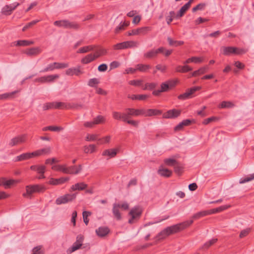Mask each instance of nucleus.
Masks as SVG:
<instances>
[{
  "mask_svg": "<svg viewBox=\"0 0 254 254\" xmlns=\"http://www.w3.org/2000/svg\"><path fill=\"white\" fill-rule=\"evenodd\" d=\"M52 168L55 171H59L64 174L72 175L81 173V166L78 167L74 166L68 167L66 165L55 164L53 165Z\"/></svg>",
  "mask_w": 254,
  "mask_h": 254,
  "instance_id": "f257e3e1",
  "label": "nucleus"
},
{
  "mask_svg": "<svg viewBox=\"0 0 254 254\" xmlns=\"http://www.w3.org/2000/svg\"><path fill=\"white\" fill-rule=\"evenodd\" d=\"M26 192L23 193L24 197L31 198L32 195L35 193L43 192L45 190V187L41 185H29L25 187Z\"/></svg>",
  "mask_w": 254,
  "mask_h": 254,
  "instance_id": "f03ea898",
  "label": "nucleus"
},
{
  "mask_svg": "<svg viewBox=\"0 0 254 254\" xmlns=\"http://www.w3.org/2000/svg\"><path fill=\"white\" fill-rule=\"evenodd\" d=\"M193 222L192 219L186 221L182 223L167 227L166 228V230H167L168 234L169 236L182 231L192 224Z\"/></svg>",
  "mask_w": 254,
  "mask_h": 254,
  "instance_id": "7ed1b4c3",
  "label": "nucleus"
},
{
  "mask_svg": "<svg viewBox=\"0 0 254 254\" xmlns=\"http://www.w3.org/2000/svg\"><path fill=\"white\" fill-rule=\"evenodd\" d=\"M229 207V206L227 205H223L221 206L220 207H218L217 208H213L210 210H204L202 211L198 212L192 216V218L193 219H198L201 217H202L203 216L211 215L212 214L217 213L220 212H221L223 210H225L227 209Z\"/></svg>",
  "mask_w": 254,
  "mask_h": 254,
  "instance_id": "20e7f679",
  "label": "nucleus"
},
{
  "mask_svg": "<svg viewBox=\"0 0 254 254\" xmlns=\"http://www.w3.org/2000/svg\"><path fill=\"white\" fill-rule=\"evenodd\" d=\"M138 43L134 41H128L117 44L114 46L116 50H121L127 48H136L138 46Z\"/></svg>",
  "mask_w": 254,
  "mask_h": 254,
  "instance_id": "39448f33",
  "label": "nucleus"
},
{
  "mask_svg": "<svg viewBox=\"0 0 254 254\" xmlns=\"http://www.w3.org/2000/svg\"><path fill=\"white\" fill-rule=\"evenodd\" d=\"M76 193L73 194H66L57 198L56 200V203L58 205L64 204L68 202L72 201L76 198Z\"/></svg>",
  "mask_w": 254,
  "mask_h": 254,
  "instance_id": "423d86ee",
  "label": "nucleus"
},
{
  "mask_svg": "<svg viewBox=\"0 0 254 254\" xmlns=\"http://www.w3.org/2000/svg\"><path fill=\"white\" fill-rule=\"evenodd\" d=\"M83 240L84 236L82 235L79 234L77 235L76 238L75 242L73 244L72 246L70 249L67 250V252L68 254H71L74 251L79 249L82 245Z\"/></svg>",
  "mask_w": 254,
  "mask_h": 254,
  "instance_id": "0eeeda50",
  "label": "nucleus"
},
{
  "mask_svg": "<svg viewBox=\"0 0 254 254\" xmlns=\"http://www.w3.org/2000/svg\"><path fill=\"white\" fill-rule=\"evenodd\" d=\"M54 25L58 27H63L66 28L77 29L79 27L78 25L74 22H70L68 20H58L54 22Z\"/></svg>",
  "mask_w": 254,
  "mask_h": 254,
  "instance_id": "6e6552de",
  "label": "nucleus"
},
{
  "mask_svg": "<svg viewBox=\"0 0 254 254\" xmlns=\"http://www.w3.org/2000/svg\"><path fill=\"white\" fill-rule=\"evenodd\" d=\"M246 52V50L243 49H238L233 47H223V53L225 55H229L232 53L240 55L245 53Z\"/></svg>",
  "mask_w": 254,
  "mask_h": 254,
  "instance_id": "1a4fd4ad",
  "label": "nucleus"
},
{
  "mask_svg": "<svg viewBox=\"0 0 254 254\" xmlns=\"http://www.w3.org/2000/svg\"><path fill=\"white\" fill-rule=\"evenodd\" d=\"M142 211L138 207H135L131 209L129 212V215L131 216V218L128 220L129 224H132L134 222V220L140 217Z\"/></svg>",
  "mask_w": 254,
  "mask_h": 254,
  "instance_id": "9d476101",
  "label": "nucleus"
},
{
  "mask_svg": "<svg viewBox=\"0 0 254 254\" xmlns=\"http://www.w3.org/2000/svg\"><path fill=\"white\" fill-rule=\"evenodd\" d=\"M164 163L166 165L168 166H174L175 171L176 173L181 172L183 168L181 165L177 163L176 159L173 157L165 159L164 160Z\"/></svg>",
  "mask_w": 254,
  "mask_h": 254,
  "instance_id": "9b49d317",
  "label": "nucleus"
},
{
  "mask_svg": "<svg viewBox=\"0 0 254 254\" xmlns=\"http://www.w3.org/2000/svg\"><path fill=\"white\" fill-rule=\"evenodd\" d=\"M59 77V75L58 74L49 75L37 78L35 79V81L41 83L52 82Z\"/></svg>",
  "mask_w": 254,
  "mask_h": 254,
  "instance_id": "f8f14e48",
  "label": "nucleus"
},
{
  "mask_svg": "<svg viewBox=\"0 0 254 254\" xmlns=\"http://www.w3.org/2000/svg\"><path fill=\"white\" fill-rule=\"evenodd\" d=\"M101 54L97 53L96 55L89 54L87 55L81 60V63L84 64H88L99 57L101 55L104 54L105 51L103 50L101 51Z\"/></svg>",
  "mask_w": 254,
  "mask_h": 254,
  "instance_id": "ddd939ff",
  "label": "nucleus"
},
{
  "mask_svg": "<svg viewBox=\"0 0 254 254\" xmlns=\"http://www.w3.org/2000/svg\"><path fill=\"white\" fill-rule=\"evenodd\" d=\"M127 114L129 116H138L140 115H144L145 113V110L144 109H135L134 108H127L126 109Z\"/></svg>",
  "mask_w": 254,
  "mask_h": 254,
  "instance_id": "4468645a",
  "label": "nucleus"
},
{
  "mask_svg": "<svg viewBox=\"0 0 254 254\" xmlns=\"http://www.w3.org/2000/svg\"><path fill=\"white\" fill-rule=\"evenodd\" d=\"M150 30L149 27H142L138 29H133L128 32V36L137 35L140 34H145L148 31Z\"/></svg>",
  "mask_w": 254,
  "mask_h": 254,
  "instance_id": "2eb2a0df",
  "label": "nucleus"
},
{
  "mask_svg": "<svg viewBox=\"0 0 254 254\" xmlns=\"http://www.w3.org/2000/svg\"><path fill=\"white\" fill-rule=\"evenodd\" d=\"M180 113L181 112L176 109L170 110L163 114V117L165 119H173L178 117Z\"/></svg>",
  "mask_w": 254,
  "mask_h": 254,
  "instance_id": "dca6fc26",
  "label": "nucleus"
},
{
  "mask_svg": "<svg viewBox=\"0 0 254 254\" xmlns=\"http://www.w3.org/2000/svg\"><path fill=\"white\" fill-rule=\"evenodd\" d=\"M19 180H6L4 178H0V186H3L5 189H8L10 186L15 183L19 182Z\"/></svg>",
  "mask_w": 254,
  "mask_h": 254,
  "instance_id": "f3484780",
  "label": "nucleus"
},
{
  "mask_svg": "<svg viewBox=\"0 0 254 254\" xmlns=\"http://www.w3.org/2000/svg\"><path fill=\"white\" fill-rule=\"evenodd\" d=\"M110 232L109 228L107 226L100 227L95 231L97 235L101 238L106 236Z\"/></svg>",
  "mask_w": 254,
  "mask_h": 254,
  "instance_id": "a211bd4d",
  "label": "nucleus"
},
{
  "mask_svg": "<svg viewBox=\"0 0 254 254\" xmlns=\"http://www.w3.org/2000/svg\"><path fill=\"white\" fill-rule=\"evenodd\" d=\"M69 180L68 177H61L59 179L51 178L49 184L53 185H61L64 183Z\"/></svg>",
  "mask_w": 254,
  "mask_h": 254,
  "instance_id": "6ab92c4d",
  "label": "nucleus"
},
{
  "mask_svg": "<svg viewBox=\"0 0 254 254\" xmlns=\"http://www.w3.org/2000/svg\"><path fill=\"white\" fill-rule=\"evenodd\" d=\"M82 73V71L80 70V67L69 68L66 70V74L67 75L72 76L74 75L78 76Z\"/></svg>",
  "mask_w": 254,
  "mask_h": 254,
  "instance_id": "aec40b11",
  "label": "nucleus"
},
{
  "mask_svg": "<svg viewBox=\"0 0 254 254\" xmlns=\"http://www.w3.org/2000/svg\"><path fill=\"white\" fill-rule=\"evenodd\" d=\"M25 139V135H23L21 136H18L15 137L11 139L9 144L11 146H13L18 144H19V143L24 142Z\"/></svg>",
  "mask_w": 254,
  "mask_h": 254,
  "instance_id": "412c9836",
  "label": "nucleus"
},
{
  "mask_svg": "<svg viewBox=\"0 0 254 254\" xmlns=\"http://www.w3.org/2000/svg\"><path fill=\"white\" fill-rule=\"evenodd\" d=\"M51 148L46 147L41 149L37 150L32 152L33 157L39 156L41 155H44L46 154H49L51 153Z\"/></svg>",
  "mask_w": 254,
  "mask_h": 254,
  "instance_id": "4be33fe9",
  "label": "nucleus"
},
{
  "mask_svg": "<svg viewBox=\"0 0 254 254\" xmlns=\"http://www.w3.org/2000/svg\"><path fill=\"white\" fill-rule=\"evenodd\" d=\"M18 3L12 4L4 6L2 9V12L5 15H9L17 7Z\"/></svg>",
  "mask_w": 254,
  "mask_h": 254,
  "instance_id": "5701e85b",
  "label": "nucleus"
},
{
  "mask_svg": "<svg viewBox=\"0 0 254 254\" xmlns=\"http://www.w3.org/2000/svg\"><path fill=\"white\" fill-rule=\"evenodd\" d=\"M119 149L116 148L106 149L103 152L102 155L104 156H108V158H111L115 157Z\"/></svg>",
  "mask_w": 254,
  "mask_h": 254,
  "instance_id": "b1692460",
  "label": "nucleus"
},
{
  "mask_svg": "<svg viewBox=\"0 0 254 254\" xmlns=\"http://www.w3.org/2000/svg\"><path fill=\"white\" fill-rule=\"evenodd\" d=\"M33 157L32 152H26L17 156L15 158V161H21L27 160Z\"/></svg>",
  "mask_w": 254,
  "mask_h": 254,
  "instance_id": "393cba45",
  "label": "nucleus"
},
{
  "mask_svg": "<svg viewBox=\"0 0 254 254\" xmlns=\"http://www.w3.org/2000/svg\"><path fill=\"white\" fill-rule=\"evenodd\" d=\"M120 206L118 203H114L112 209L114 217L117 220H120L122 219V216L119 210Z\"/></svg>",
  "mask_w": 254,
  "mask_h": 254,
  "instance_id": "a878e982",
  "label": "nucleus"
},
{
  "mask_svg": "<svg viewBox=\"0 0 254 254\" xmlns=\"http://www.w3.org/2000/svg\"><path fill=\"white\" fill-rule=\"evenodd\" d=\"M87 185L83 183H78L72 185L70 188L71 191L82 190L86 189Z\"/></svg>",
  "mask_w": 254,
  "mask_h": 254,
  "instance_id": "bb28decb",
  "label": "nucleus"
},
{
  "mask_svg": "<svg viewBox=\"0 0 254 254\" xmlns=\"http://www.w3.org/2000/svg\"><path fill=\"white\" fill-rule=\"evenodd\" d=\"M162 112L161 110L157 109H149L145 110L144 116L145 117H151L153 116H157L161 115Z\"/></svg>",
  "mask_w": 254,
  "mask_h": 254,
  "instance_id": "cd10ccee",
  "label": "nucleus"
},
{
  "mask_svg": "<svg viewBox=\"0 0 254 254\" xmlns=\"http://www.w3.org/2000/svg\"><path fill=\"white\" fill-rule=\"evenodd\" d=\"M191 123V121L189 119H186L183 120L182 122L180 123L177 126H176L174 130L175 131H180L182 130L184 127L189 125Z\"/></svg>",
  "mask_w": 254,
  "mask_h": 254,
  "instance_id": "c85d7f7f",
  "label": "nucleus"
},
{
  "mask_svg": "<svg viewBox=\"0 0 254 254\" xmlns=\"http://www.w3.org/2000/svg\"><path fill=\"white\" fill-rule=\"evenodd\" d=\"M209 69V67L207 65H205L200 67L197 70L193 71L192 74V76H196L197 75L203 74L206 73Z\"/></svg>",
  "mask_w": 254,
  "mask_h": 254,
  "instance_id": "c756f323",
  "label": "nucleus"
},
{
  "mask_svg": "<svg viewBox=\"0 0 254 254\" xmlns=\"http://www.w3.org/2000/svg\"><path fill=\"white\" fill-rule=\"evenodd\" d=\"M41 52L40 49L38 47H34L27 49L25 53L28 56H35Z\"/></svg>",
  "mask_w": 254,
  "mask_h": 254,
  "instance_id": "7c9ffc66",
  "label": "nucleus"
},
{
  "mask_svg": "<svg viewBox=\"0 0 254 254\" xmlns=\"http://www.w3.org/2000/svg\"><path fill=\"white\" fill-rule=\"evenodd\" d=\"M53 108L55 109H64L70 108L69 106L64 102H53Z\"/></svg>",
  "mask_w": 254,
  "mask_h": 254,
  "instance_id": "2f4dec72",
  "label": "nucleus"
},
{
  "mask_svg": "<svg viewBox=\"0 0 254 254\" xmlns=\"http://www.w3.org/2000/svg\"><path fill=\"white\" fill-rule=\"evenodd\" d=\"M30 168L32 170L39 174H43L45 171V167L44 165H33Z\"/></svg>",
  "mask_w": 254,
  "mask_h": 254,
  "instance_id": "473e14b6",
  "label": "nucleus"
},
{
  "mask_svg": "<svg viewBox=\"0 0 254 254\" xmlns=\"http://www.w3.org/2000/svg\"><path fill=\"white\" fill-rule=\"evenodd\" d=\"M186 65L184 66L178 65L176 68V71L179 72H186L188 71H191L192 68L189 65Z\"/></svg>",
  "mask_w": 254,
  "mask_h": 254,
  "instance_id": "72a5a7b5",
  "label": "nucleus"
},
{
  "mask_svg": "<svg viewBox=\"0 0 254 254\" xmlns=\"http://www.w3.org/2000/svg\"><path fill=\"white\" fill-rule=\"evenodd\" d=\"M127 113H121L118 112H113V117L116 120H122L123 121L126 120Z\"/></svg>",
  "mask_w": 254,
  "mask_h": 254,
  "instance_id": "f704fd0d",
  "label": "nucleus"
},
{
  "mask_svg": "<svg viewBox=\"0 0 254 254\" xmlns=\"http://www.w3.org/2000/svg\"><path fill=\"white\" fill-rule=\"evenodd\" d=\"M19 92L18 90H15L11 92L5 93L0 95V100L6 99H11L13 98L14 95Z\"/></svg>",
  "mask_w": 254,
  "mask_h": 254,
  "instance_id": "c9c22d12",
  "label": "nucleus"
},
{
  "mask_svg": "<svg viewBox=\"0 0 254 254\" xmlns=\"http://www.w3.org/2000/svg\"><path fill=\"white\" fill-rule=\"evenodd\" d=\"M136 70L141 72H146L151 68V66L149 64H137L136 65Z\"/></svg>",
  "mask_w": 254,
  "mask_h": 254,
  "instance_id": "e433bc0d",
  "label": "nucleus"
},
{
  "mask_svg": "<svg viewBox=\"0 0 254 254\" xmlns=\"http://www.w3.org/2000/svg\"><path fill=\"white\" fill-rule=\"evenodd\" d=\"M203 60L201 58L192 57L190 58H189L185 62H184V64H188L190 62H193L194 63H200L202 62Z\"/></svg>",
  "mask_w": 254,
  "mask_h": 254,
  "instance_id": "4c0bfd02",
  "label": "nucleus"
},
{
  "mask_svg": "<svg viewBox=\"0 0 254 254\" xmlns=\"http://www.w3.org/2000/svg\"><path fill=\"white\" fill-rule=\"evenodd\" d=\"M168 236L167 231L166 230V228H165L158 234L155 237V239L159 241L166 238Z\"/></svg>",
  "mask_w": 254,
  "mask_h": 254,
  "instance_id": "58836bf2",
  "label": "nucleus"
},
{
  "mask_svg": "<svg viewBox=\"0 0 254 254\" xmlns=\"http://www.w3.org/2000/svg\"><path fill=\"white\" fill-rule=\"evenodd\" d=\"M189 3H186L181 8L176 15L177 18L181 17L184 15L185 12L189 8Z\"/></svg>",
  "mask_w": 254,
  "mask_h": 254,
  "instance_id": "ea45409f",
  "label": "nucleus"
},
{
  "mask_svg": "<svg viewBox=\"0 0 254 254\" xmlns=\"http://www.w3.org/2000/svg\"><path fill=\"white\" fill-rule=\"evenodd\" d=\"M234 106V104L229 101H223L218 105L219 108H231Z\"/></svg>",
  "mask_w": 254,
  "mask_h": 254,
  "instance_id": "a19ab883",
  "label": "nucleus"
},
{
  "mask_svg": "<svg viewBox=\"0 0 254 254\" xmlns=\"http://www.w3.org/2000/svg\"><path fill=\"white\" fill-rule=\"evenodd\" d=\"M158 173L159 175H171L172 172L167 169V168H165V167L162 166L160 167V168L158 170Z\"/></svg>",
  "mask_w": 254,
  "mask_h": 254,
  "instance_id": "79ce46f5",
  "label": "nucleus"
},
{
  "mask_svg": "<svg viewBox=\"0 0 254 254\" xmlns=\"http://www.w3.org/2000/svg\"><path fill=\"white\" fill-rule=\"evenodd\" d=\"M96 150V146L94 144H90L89 146L84 147V152L85 153H92Z\"/></svg>",
  "mask_w": 254,
  "mask_h": 254,
  "instance_id": "37998d69",
  "label": "nucleus"
},
{
  "mask_svg": "<svg viewBox=\"0 0 254 254\" xmlns=\"http://www.w3.org/2000/svg\"><path fill=\"white\" fill-rule=\"evenodd\" d=\"M100 83V80L98 78H93L88 80L87 85L92 87H96Z\"/></svg>",
  "mask_w": 254,
  "mask_h": 254,
  "instance_id": "c03bdc74",
  "label": "nucleus"
},
{
  "mask_svg": "<svg viewBox=\"0 0 254 254\" xmlns=\"http://www.w3.org/2000/svg\"><path fill=\"white\" fill-rule=\"evenodd\" d=\"M44 250L42 246L34 247L32 250V254H44Z\"/></svg>",
  "mask_w": 254,
  "mask_h": 254,
  "instance_id": "a18cd8bd",
  "label": "nucleus"
},
{
  "mask_svg": "<svg viewBox=\"0 0 254 254\" xmlns=\"http://www.w3.org/2000/svg\"><path fill=\"white\" fill-rule=\"evenodd\" d=\"M157 55V51H156V49H152L144 54V57L146 58H152L156 57Z\"/></svg>",
  "mask_w": 254,
  "mask_h": 254,
  "instance_id": "49530a36",
  "label": "nucleus"
},
{
  "mask_svg": "<svg viewBox=\"0 0 254 254\" xmlns=\"http://www.w3.org/2000/svg\"><path fill=\"white\" fill-rule=\"evenodd\" d=\"M167 40L170 46H174L177 47L184 44V42L182 41L173 40L170 37H168Z\"/></svg>",
  "mask_w": 254,
  "mask_h": 254,
  "instance_id": "de8ad7c7",
  "label": "nucleus"
},
{
  "mask_svg": "<svg viewBox=\"0 0 254 254\" xmlns=\"http://www.w3.org/2000/svg\"><path fill=\"white\" fill-rule=\"evenodd\" d=\"M85 139L88 141H97L98 142L99 137L96 134H88Z\"/></svg>",
  "mask_w": 254,
  "mask_h": 254,
  "instance_id": "09e8293b",
  "label": "nucleus"
},
{
  "mask_svg": "<svg viewBox=\"0 0 254 254\" xmlns=\"http://www.w3.org/2000/svg\"><path fill=\"white\" fill-rule=\"evenodd\" d=\"M217 239L214 238L212 239L209 241L206 242L202 247V249H207L208 248H209L211 246L215 244L217 241Z\"/></svg>",
  "mask_w": 254,
  "mask_h": 254,
  "instance_id": "8fccbe9b",
  "label": "nucleus"
},
{
  "mask_svg": "<svg viewBox=\"0 0 254 254\" xmlns=\"http://www.w3.org/2000/svg\"><path fill=\"white\" fill-rule=\"evenodd\" d=\"M129 24V23L127 22H121L120 24L116 28L115 32L116 33L119 32L120 31L124 29L125 27H127Z\"/></svg>",
  "mask_w": 254,
  "mask_h": 254,
  "instance_id": "3c124183",
  "label": "nucleus"
},
{
  "mask_svg": "<svg viewBox=\"0 0 254 254\" xmlns=\"http://www.w3.org/2000/svg\"><path fill=\"white\" fill-rule=\"evenodd\" d=\"M94 47L92 46H85L80 48L77 51L78 53H85L89 51H92Z\"/></svg>",
  "mask_w": 254,
  "mask_h": 254,
  "instance_id": "603ef678",
  "label": "nucleus"
},
{
  "mask_svg": "<svg viewBox=\"0 0 254 254\" xmlns=\"http://www.w3.org/2000/svg\"><path fill=\"white\" fill-rule=\"evenodd\" d=\"M55 69H56V65L54 63L50 64H48L45 68L41 70L40 72H46L50 71H53Z\"/></svg>",
  "mask_w": 254,
  "mask_h": 254,
  "instance_id": "864d4df0",
  "label": "nucleus"
},
{
  "mask_svg": "<svg viewBox=\"0 0 254 254\" xmlns=\"http://www.w3.org/2000/svg\"><path fill=\"white\" fill-rule=\"evenodd\" d=\"M16 46H28L33 43V41L28 40H19L16 42Z\"/></svg>",
  "mask_w": 254,
  "mask_h": 254,
  "instance_id": "5fc2aeb1",
  "label": "nucleus"
},
{
  "mask_svg": "<svg viewBox=\"0 0 254 254\" xmlns=\"http://www.w3.org/2000/svg\"><path fill=\"white\" fill-rule=\"evenodd\" d=\"M91 215V212L90 211H84L82 213V216L83 218V221L87 225L89 223V219L87 217Z\"/></svg>",
  "mask_w": 254,
  "mask_h": 254,
  "instance_id": "6e6d98bb",
  "label": "nucleus"
},
{
  "mask_svg": "<svg viewBox=\"0 0 254 254\" xmlns=\"http://www.w3.org/2000/svg\"><path fill=\"white\" fill-rule=\"evenodd\" d=\"M94 122L95 125L103 123L105 122V118L99 115L94 119Z\"/></svg>",
  "mask_w": 254,
  "mask_h": 254,
  "instance_id": "4d7b16f0",
  "label": "nucleus"
},
{
  "mask_svg": "<svg viewBox=\"0 0 254 254\" xmlns=\"http://www.w3.org/2000/svg\"><path fill=\"white\" fill-rule=\"evenodd\" d=\"M191 95V92L189 91V90L186 92L178 96V98L180 100H186L190 98V96Z\"/></svg>",
  "mask_w": 254,
  "mask_h": 254,
  "instance_id": "13d9d810",
  "label": "nucleus"
},
{
  "mask_svg": "<svg viewBox=\"0 0 254 254\" xmlns=\"http://www.w3.org/2000/svg\"><path fill=\"white\" fill-rule=\"evenodd\" d=\"M111 136L109 135L106 136L103 138H99L98 139V144H103V143H109L110 141Z\"/></svg>",
  "mask_w": 254,
  "mask_h": 254,
  "instance_id": "bf43d9fd",
  "label": "nucleus"
},
{
  "mask_svg": "<svg viewBox=\"0 0 254 254\" xmlns=\"http://www.w3.org/2000/svg\"><path fill=\"white\" fill-rule=\"evenodd\" d=\"M129 115H127V114L126 115V120L124 121V122H127V124L131 125L133 126L134 127H137L138 126V122H136L134 120H129L128 119L129 117Z\"/></svg>",
  "mask_w": 254,
  "mask_h": 254,
  "instance_id": "052dcab7",
  "label": "nucleus"
},
{
  "mask_svg": "<svg viewBox=\"0 0 254 254\" xmlns=\"http://www.w3.org/2000/svg\"><path fill=\"white\" fill-rule=\"evenodd\" d=\"M54 64L56 65V69L64 68L68 66V64L67 63H60L55 62Z\"/></svg>",
  "mask_w": 254,
  "mask_h": 254,
  "instance_id": "680f3d73",
  "label": "nucleus"
},
{
  "mask_svg": "<svg viewBox=\"0 0 254 254\" xmlns=\"http://www.w3.org/2000/svg\"><path fill=\"white\" fill-rule=\"evenodd\" d=\"M128 83L132 85L139 86H141V85L142 84V80H132L129 81Z\"/></svg>",
  "mask_w": 254,
  "mask_h": 254,
  "instance_id": "e2e57ef3",
  "label": "nucleus"
},
{
  "mask_svg": "<svg viewBox=\"0 0 254 254\" xmlns=\"http://www.w3.org/2000/svg\"><path fill=\"white\" fill-rule=\"evenodd\" d=\"M161 90L162 91V92H166L167 91H168L170 88L168 86V85L167 83V82H163L161 84V88H160Z\"/></svg>",
  "mask_w": 254,
  "mask_h": 254,
  "instance_id": "0e129e2a",
  "label": "nucleus"
},
{
  "mask_svg": "<svg viewBox=\"0 0 254 254\" xmlns=\"http://www.w3.org/2000/svg\"><path fill=\"white\" fill-rule=\"evenodd\" d=\"M250 228H248L241 231L239 235L240 238H242L247 236L249 234V232H250Z\"/></svg>",
  "mask_w": 254,
  "mask_h": 254,
  "instance_id": "69168bd1",
  "label": "nucleus"
},
{
  "mask_svg": "<svg viewBox=\"0 0 254 254\" xmlns=\"http://www.w3.org/2000/svg\"><path fill=\"white\" fill-rule=\"evenodd\" d=\"M254 179V176H251L250 177H247L244 179H241L239 181L240 184H244L252 181Z\"/></svg>",
  "mask_w": 254,
  "mask_h": 254,
  "instance_id": "338daca9",
  "label": "nucleus"
},
{
  "mask_svg": "<svg viewBox=\"0 0 254 254\" xmlns=\"http://www.w3.org/2000/svg\"><path fill=\"white\" fill-rule=\"evenodd\" d=\"M108 66L105 64H102L98 67V70L100 72H104L107 70Z\"/></svg>",
  "mask_w": 254,
  "mask_h": 254,
  "instance_id": "774afa93",
  "label": "nucleus"
}]
</instances>
